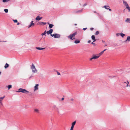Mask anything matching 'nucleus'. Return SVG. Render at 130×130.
I'll list each match as a JSON object with an SVG mask.
<instances>
[{"mask_svg":"<svg viewBox=\"0 0 130 130\" xmlns=\"http://www.w3.org/2000/svg\"><path fill=\"white\" fill-rule=\"evenodd\" d=\"M76 34V32H75L72 34H71L68 36V37L71 40H73L75 39V35Z\"/></svg>","mask_w":130,"mask_h":130,"instance_id":"f257e3e1","label":"nucleus"},{"mask_svg":"<svg viewBox=\"0 0 130 130\" xmlns=\"http://www.w3.org/2000/svg\"><path fill=\"white\" fill-rule=\"evenodd\" d=\"M16 91L17 92H22V93L26 94L27 93L29 92L28 91L25 89H24L22 88H19V89L17 91Z\"/></svg>","mask_w":130,"mask_h":130,"instance_id":"f03ea898","label":"nucleus"},{"mask_svg":"<svg viewBox=\"0 0 130 130\" xmlns=\"http://www.w3.org/2000/svg\"><path fill=\"white\" fill-rule=\"evenodd\" d=\"M31 69L33 73H37L38 72L35 66L33 63H32V65L31 66Z\"/></svg>","mask_w":130,"mask_h":130,"instance_id":"7ed1b4c3","label":"nucleus"},{"mask_svg":"<svg viewBox=\"0 0 130 130\" xmlns=\"http://www.w3.org/2000/svg\"><path fill=\"white\" fill-rule=\"evenodd\" d=\"M50 35L52 37H53L54 38H59L60 37V35L57 34H51Z\"/></svg>","mask_w":130,"mask_h":130,"instance_id":"20e7f679","label":"nucleus"},{"mask_svg":"<svg viewBox=\"0 0 130 130\" xmlns=\"http://www.w3.org/2000/svg\"><path fill=\"white\" fill-rule=\"evenodd\" d=\"M53 110L56 111L58 113L59 112V109L55 105H54L52 106Z\"/></svg>","mask_w":130,"mask_h":130,"instance_id":"39448f33","label":"nucleus"},{"mask_svg":"<svg viewBox=\"0 0 130 130\" xmlns=\"http://www.w3.org/2000/svg\"><path fill=\"white\" fill-rule=\"evenodd\" d=\"M99 57V55L98 54H97L96 55H94L93 57L90 58V60H91L92 59H95L98 58Z\"/></svg>","mask_w":130,"mask_h":130,"instance_id":"423d86ee","label":"nucleus"},{"mask_svg":"<svg viewBox=\"0 0 130 130\" xmlns=\"http://www.w3.org/2000/svg\"><path fill=\"white\" fill-rule=\"evenodd\" d=\"M46 24V23L45 22H40L37 23V24L38 25H44Z\"/></svg>","mask_w":130,"mask_h":130,"instance_id":"0eeeda50","label":"nucleus"},{"mask_svg":"<svg viewBox=\"0 0 130 130\" xmlns=\"http://www.w3.org/2000/svg\"><path fill=\"white\" fill-rule=\"evenodd\" d=\"M76 123V121H75L72 123V126L71 127L70 130H73V128L74 127V125Z\"/></svg>","mask_w":130,"mask_h":130,"instance_id":"6e6552de","label":"nucleus"},{"mask_svg":"<svg viewBox=\"0 0 130 130\" xmlns=\"http://www.w3.org/2000/svg\"><path fill=\"white\" fill-rule=\"evenodd\" d=\"M123 2L124 5L126 7V8L127 9V8H129V6L128 5L126 2L125 1H123Z\"/></svg>","mask_w":130,"mask_h":130,"instance_id":"1a4fd4ad","label":"nucleus"},{"mask_svg":"<svg viewBox=\"0 0 130 130\" xmlns=\"http://www.w3.org/2000/svg\"><path fill=\"white\" fill-rule=\"evenodd\" d=\"M53 31V30L52 29H50L49 31L46 32V33L47 35L50 34H51L52 33Z\"/></svg>","mask_w":130,"mask_h":130,"instance_id":"9d476101","label":"nucleus"},{"mask_svg":"<svg viewBox=\"0 0 130 130\" xmlns=\"http://www.w3.org/2000/svg\"><path fill=\"white\" fill-rule=\"evenodd\" d=\"M39 86V85L38 84H36L35 85V86L34 87V91H35L36 90H38V86Z\"/></svg>","mask_w":130,"mask_h":130,"instance_id":"9b49d317","label":"nucleus"},{"mask_svg":"<svg viewBox=\"0 0 130 130\" xmlns=\"http://www.w3.org/2000/svg\"><path fill=\"white\" fill-rule=\"evenodd\" d=\"M34 21H32L31 22L30 25L28 26V28H29L32 26H33L34 25V23H33Z\"/></svg>","mask_w":130,"mask_h":130,"instance_id":"f8f14e48","label":"nucleus"},{"mask_svg":"<svg viewBox=\"0 0 130 130\" xmlns=\"http://www.w3.org/2000/svg\"><path fill=\"white\" fill-rule=\"evenodd\" d=\"M125 22L126 23H130V19L127 18L125 20Z\"/></svg>","mask_w":130,"mask_h":130,"instance_id":"ddd939ff","label":"nucleus"},{"mask_svg":"<svg viewBox=\"0 0 130 130\" xmlns=\"http://www.w3.org/2000/svg\"><path fill=\"white\" fill-rule=\"evenodd\" d=\"M42 19V17L40 18L39 16H37L35 19L37 20H40Z\"/></svg>","mask_w":130,"mask_h":130,"instance_id":"4468645a","label":"nucleus"},{"mask_svg":"<svg viewBox=\"0 0 130 130\" xmlns=\"http://www.w3.org/2000/svg\"><path fill=\"white\" fill-rule=\"evenodd\" d=\"M48 24L49 25L48 27L49 28H52L54 26V25L52 24H50L49 23H48Z\"/></svg>","mask_w":130,"mask_h":130,"instance_id":"2eb2a0df","label":"nucleus"},{"mask_svg":"<svg viewBox=\"0 0 130 130\" xmlns=\"http://www.w3.org/2000/svg\"><path fill=\"white\" fill-rule=\"evenodd\" d=\"M106 50V49H105L103 51H102L100 53H99V54H98V55H99V57L101 55L104 53V51H105Z\"/></svg>","mask_w":130,"mask_h":130,"instance_id":"dca6fc26","label":"nucleus"},{"mask_svg":"<svg viewBox=\"0 0 130 130\" xmlns=\"http://www.w3.org/2000/svg\"><path fill=\"white\" fill-rule=\"evenodd\" d=\"M5 97V96H4L3 97H1L0 98V103L1 104H2V101L4 99V98Z\"/></svg>","mask_w":130,"mask_h":130,"instance_id":"f3484780","label":"nucleus"},{"mask_svg":"<svg viewBox=\"0 0 130 130\" xmlns=\"http://www.w3.org/2000/svg\"><path fill=\"white\" fill-rule=\"evenodd\" d=\"M36 48L37 50H42L45 49L44 48H42L40 47H36Z\"/></svg>","mask_w":130,"mask_h":130,"instance_id":"a211bd4d","label":"nucleus"},{"mask_svg":"<svg viewBox=\"0 0 130 130\" xmlns=\"http://www.w3.org/2000/svg\"><path fill=\"white\" fill-rule=\"evenodd\" d=\"M103 7H104L107 9H109V8L110 7L109 6H103Z\"/></svg>","mask_w":130,"mask_h":130,"instance_id":"6ab92c4d","label":"nucleus"},{"mask_svg":"<svg viewBox=\"0 0 130 130\" xmlns=\"http://www.w3.org/2000/svg\"><path fill=\"white\" fill-rule=\"evenodd\" d=\"M9 66V65L7 63H6L5 66H4V68L5 69L7 68Z\"/></svg>","mask_w":130,"mask_h":130,"instance_id":"aec40b11","label":"nucleus"},{"mask_svg":"<svg viewBox=\"0 0 130 130\" xmlns=\"http://www.w3.org/2000/svg\"><path fill=\"white\" fill-rule=\"evenodd\" d=\"M92 39L94 40L93 42H94L96 41V40L95 39V37L94 35H92L91 36Z\"/></svg>","mask_w":130,"mask_h":130,"instance_id":"412c9836","label":"nucleus"},{"mask_svg":"<svg viewBox=\"0 0 130 130\" xmlns=\"http://www.w3.org/2000/svg\"><path fill=\"white\" fill-rule=\"evenodd\" d=\"M34 111H35V112L38 113L39 112V109H34Z\"/></svg>","mask_w":130,"mask_h":130,"instance_id":"4be33fe9","label":"nucleus"},{"mask_svg":"<svg viewBox=\"0 0 130 130\" xmlns=\"http://www.w3.org/2000/svg\"><path fill=\"white\" fill-rule=\"evenodd\" d=\"M130 41V36H128L127 37L126 40L125 41V42H126V41Z\"/></svg>","mask_w":130,"mask_h":130,"instance_id":"5701e85b","label":"nucleus"},{"mask_svg":"<svg viewBox=\"0 0 130 130\" xmlns=\"http://www.w3.org/2000/svg\"><path fill=\"white\" fill-rule=\"evenodd\" d=\"M46 31L45 30V31H44V32L42 33V34H41V35L42 36H43L44 35H45V36H46Z\"/></svg>","mask_w":130,"mask_h":130,"instance_id":"b1692460","label":"nucleus"},{"mask_svg":"<svg viewBox=\"0 0 130 130\" xmlns=\"http://www.w3.org/2000/svg\"><path fill=\"white\" fill-rule=\"evenodd\" d=\"M80 42V41L79 40H75L74 41V43H75L77 44L79 43Z\"/></svg>","mask_w":130,"mask_h":130,"instance_id":"393cba45","label":"nucleus"},{"mask_svg":"<svg viewBox=\"0 0 130 130\" xmlns=\"http://www.w3.org/2000/svg\"><path fill=\"white\" fill-rule=\"evenodd\" d=\"M8 90H9L10 88H11L12 86L11 85H9L8 86Z\"/></svg>","mask_w":130,"mask_h":130,"instance_id":"a878e982","label":"nucleus"},{"mask_svg":"<svg viewBox=\"0 0 130 130\" xmlns=\"http://www.w3.org/2000/svg\"><path fill=\"white\" fill-rule=\"evenodd\" d=\"M10 0H3V2L4 3H5L7 2H8Z\"/></svg>","mask_w":130,"mask_h":130,"instance_id":"bb28decb","label":"nucleus"},{"mask_svg":"<svg viewBox=\"0 0 130 130\" xmlns=\"http://www.w3.org/2000/svg\"><path fill=\"white\" fill-rule=\"evenodd\" d=\"M82 10H83L82 9H81L80 10L77 11L76 12L77 13H79V12H81L82 11Z\"/></svg>","mask_w":130,"mask_h":130,"instance_id":"cd10ccee","label":"nucleus"},{"mask_svg":"<svg viewBox=\"0 0 130 130\" xmlns=\"http://www.w3.org/2000/svg\"><path fill=\"white\" fill-rule=\"evenodd\" d=\"M120 35L121 37H123L125 35L122 33H121L120 34Z\"/></svg>","mask_w":130,"mask_h":130,"instance_id":"c85d7f7f","label":"nucleus"},{"mask_svg":"<svg viewBox=\"0 0 130 130\" xmlns=\"http://www.w3.org/2000/svg\"><path fill=\"white\" fill-rule=\"evenodd\" d=\"M4 11L6 13H7L8 11V9H5L4 10Z\"/></svg>","mask_w":130,"mask_h":130,"instance_id":"c756f323","label":"nucleus"},{"mask_svg":"<svg viewBox=\"0 0 130 130\" xmlns=\"http://www.w3.org/2000/svg\"><path fill=\"white\" fill-rule=\"evenodd\" d=\"M99 32L98 31H97L96 32L95 35H97L99 34Z\"/></svg>","mask_w":130,"mask_h":130,"instance_id":"7c9ffc66","label":"nucleus"},{"mask_svg":"<svg viewBox=\"0 0 130 130\" xmlns=\"http://www.w3.org/2000/svg\"><path fill=\"white\" fill-rule=\"evenodd\" d=\"M13 21L14 23H17L18 22V21L17 20H13Z\"/></svg>","mask_w":130,"mask_h":130,"instance_id":"2f4dec72","label":"nucleus"},{"mask_svg":"<svg viewBox=\"0 0 130 130\" xmlns=\"http://www.w3.org/2000/svg\"><path fill=\"white\" fill-rule=\"evenodd\" d=\"M124 83H125V84H126V87H128V84H127L126 82H124Z\"/></svg>","mask_w":130,"mask_h":130,"instance_id":"473e14b6","label":"nucleus"},{"mask_svg":"<svg viewBox=\"0 0 130 130\" xmlns=\"http://www.w3.org/2000/svg\"><path fill=\"white\" fill-rule=\"evenodd\" d=\"M0 42H7V41H0Z\"/></svg>","mask_w":130,"mask_h":130,"instance_id":"72a5a7b5","label":"nucleus"},{"mask_svg":"<svg viewBox=\"0 0 130 130\" xmlns=\"http://www.w3.org/2000/svg\"><path fill=\"white\" fill-rule=\"evenodd\" d=\"M57 73L58 75H60V73L58 71L57 72Z\"/></svg>","mask_w":130,"mask_h":130,"instance_id":"f704fd0d","label":"nucleus"},{"mask_svg":"<svg viewBox=\"0 0 130 130\" xmlns=\"http://www.w3.org/2000/svg\"><path fill=\"white\" fill-rule=\"evenodd\" d=\"M129 10V11L130 12V8L129 7V8H127Z\"/></svg>","mask_w":130,"mask_h":130,"instance_id":"c9c22d12","label":"nucleus"},{"mask_svg":"<svg viewBox=\"0 0 130 130\" xmlns=\"http://www.w3.org/2000/svg\"><path fill=\"white\" fill-rule=\"evenodd\" d=\"M94 28H90V30H93V29Z\"/></svg>","mask_w":130,"mask_h":130,"instance_id":"e433bc0d","label":"nucleus"},{"mask_svg":"<svg viewBox=\"0 0 130 130\" xmlns=\"http://www.w3.org/2000/svg\"><path fill=\"white\" fill-rule=\"evenodd\" d=\"M87 29V28H84L83 29V30H86V29Z\"/></svg>","mask_w":130,"mask_h":130,"instance_id":"4c0bfd02","label":"nucleus"},{"mask_svg":"<svg viewBox=\"0 0 130 130\" xmlns=\"http://www.w3.org/2000/svg\"><path fill=\"white\" fill-rule=\"evenodd\" d=\"M70 100L71 101H73L74 100V99H72H72H70Z\"/></svg>","mask_w":130,"mask_h":130,"instance_id":"58836bf2","label":"nucleus"},{"mask_svg":"<svg viewBox=\"0 0 130 130\" xmlns=\"http://www.w3.org/2000/svg\"><path fill=\"white\" fill-rule=\"evenodd\" d=\"M90 42H91V41L90 40H89L88 41V43H89Z\"/></svg>","mask_w":130,"mask_h":130,"instance_id":"ea45409f","label":"nucleus"},{"mask_svg":"<svg viewBox=\"0 0 130 130\" xmlns=\"http://www.w3.org/2000/svg\"><path fill=\"white\" fill-rule=\"evenodd\" d=\"M64 99V98H62V99H61V100H63Z\"/></svg>","mask_w":130,"mask_h":130,"instance_id":"a19ab883","label":"nucleus"},{"mask_svg":"<svg viewBox=\"0 0 130 130\" xmlns=\"http://www.w3.org/2000/svg\"><path fill=\"white\" fill-rule=\"evenodd\" d=\"M127 84H129V82H128L127 81Z\"/></svg>","mask_w":130,"mask_h":130,"instance_id":"79ce46f5","label":"nucleus"},{"mask_svg":"<svg viewBox=\"0 0 130 130\" xmlns=\"http://www.w3.org/2000/svg\"><path fill=\"white\" fill-rule=\"evenodd\" d=\"M109 9V11H111V9H109H109Z\"/></svg>","mask_w":130,"mask_h":130,"instance_id":"37998d69","label":"nucleus"},{"mask_svg":"<svg viewBox=\"0 0 130 130\" xmlns=\"http://www.w3.org/2000/svg\"><path fill=\"white\" fill-rule=\"evenodd\" d=\"M86 4H84V6H85L86 5Z\"/></svg>","mask_w":130,"mask_h":130,"instance_id":"c03bdc74","label":"nucleus"},{"mask_svg":"<svg viewBox=\"0 0 130 130\" xmlns=\"http://www.w3.org/2000/svg\"><path fill=\"white\" fill-rule=\"evenodd\" d=\"M19 24H20V23H18L17 24V25H19Z\"/></svg>","mask_w":130,"mask_h":130,"instance_id":"a18cd8bd","label":"nucleus"},{"mask_svg":"<svg viewBox=\"0 0 130 130\" xmlns=\"http://www.w3.org/2000/svg\"><path fill=\"white\" fill-rule=\"evenodd\" d=\"M93 42H92L91 43L92 44H95L93 43Z\"/></svg>","mask_w":130,"mask_h":130,"instance_id":"49530a36","label":"nucleus"},{"mask_svg":"<svg viewBox=\"0 0 130 130\" xmlns=\"http://www.w3.org/2000/svg\"><path fill=\"white\" fill-rule=\"evenodd\" d=\"M116 35L118 36V34H116Z\"/></svg>","mask_w":130,"mask_h":130,"instance_id":"de8ad7c7","label":"nucleus"},{"mask_svg":"<svg viewBox=\"0 0 130 130\" xmlns=\"http://www.w3.org/2000/svg\"><path fill=\"white\" fill-rule=\"evenodd\" d=\"M94 13H96V11H94Z\"/></svg>","mask_w":130,"mask_h":130,"instance_id":"09e8293b","label":"nucleus"},{"mask_svg":"<svg viewBox=\"0 0 130 130\" xmlns=\"http://www.w3.org/2000/svg\"><path fill=\"white\" fill-rule=\"evenodd\" d=\"M74 25H75L76 26V25H77V24H74Z\"/></svg>","mask_w":130,"mask_h":130,"instance_id":"8fccbe9b","label":"nucleus"},{"mask_svg":"<svg viewBox=\"0 0 130 130\" xmlns=\"http://www.w3.org/2000/svg\"><path fill=\"white\" fill-rule=\"evenodd\" d=\"M1 71H0V75L1 74Z\"/></svg>","mask_w":130,"mask_h":130,"instance_id":"3c124183","label":"nucleus"},{"mask_svg":"<svg viewBox=\"0 0 130 130\" xmlns=\"http://www.w3.org/2000/svg\"><path fill=\"white\" fill-rule=\"evenodd\" d=\"M102 42H105V41L103 40L102 41Z\"/></svg>","mask_w":130,"mask_h":130,"instance_id":"603ef678","label":"nucleus"},{"mask_svg":"<svg viewBox=\"0 0 130 130\" xmlns=\"http://www.w3.org/2000/svg\"><path fill=\"white\" fill-rule=\"evenodd\" d=\"M107 46V45H105V46Z\"/></svg>","mask_w":130,"mask_h":130,"instance_id":"864d4df0","label":"nucleus"},{"mask_svg":"<svg viewBox=\"0 0 130 130\" xmlns=\"http://www.w3.org/2000/svg\"><path fill=\"white\" fill-rule=\"evenodd\" d=\"M107 46V45H105V46Z\"/></svg>","mask_w":130,"mask_h":130,"instance_id":"5fc2aeb1","label":"nucleus"},{"mask_svg":"<svg viewBox=\"0 0 130 130\" xmlns=\"http://www.w3.org/2000/svg\"><path fill=\"white\" fill-rule=\"evenodd\" d=\"M129 86L130 87V85H129Z\"/></svg>","mask_w":130,"mask_h":130,"instance_id":"6e6d98bb","label":"nucleus"}]
</instances>
